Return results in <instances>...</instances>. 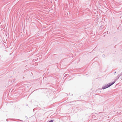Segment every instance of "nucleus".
<instances>
[{
  "instance_id": "obj_1",
  "label": "nucleus",
  "mask_w": 122,
  "mask_h": 122,
  "mask_svg": "<svg viewBox=\"0 0 122 122\" xmlns=\"http://www.w3.org/2000/svg\"><path fill=\"white\" fill-rule=\"evenodd\" d=\"M115 82V81H114L111 83H109V84L106 85L105 86H103L102 88L103 89H104L108 88L113 84Z\"/></svg>"
},
{
  "instance_id": "obj_2",
  "label": "nucleus",
  "mask_w": 122,
  "mask_h": 122,
  "mask_svg": "<svg viewBox=\"0 0 122 122\" xmlns=\"http://www.w3.org/2000/svg\"><path fill=\"white\" fill-rule=\"evenodd\" d=\"M49 122H53V120H51Z\"/></svg>"
}]
</instances>
